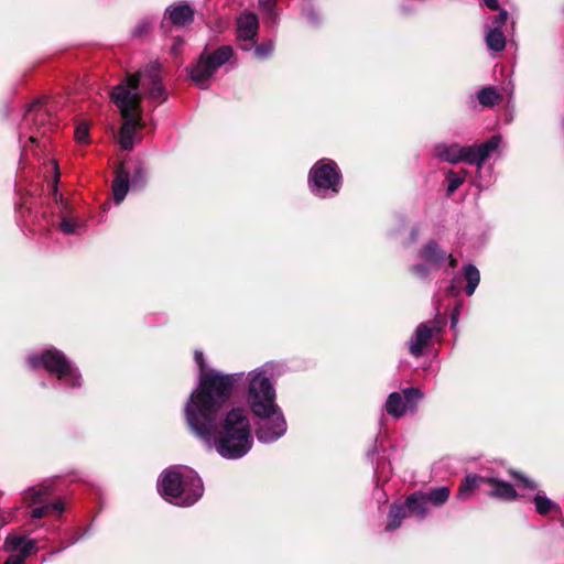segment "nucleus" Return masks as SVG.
Listing matches in <instances>:
<instances>
[{"label": "nucleus", "instance_id": "nucleus-1", "mask_svg": "<svg viewBox=\"0 0 564 564\" xmlns=\"http://www.w3.org/2000/svg\"><path fill=\"white\" fill-rule=\"evenodd\" d=\"M242 379V372L203 375L184 406L192 433L229 460L242 458L253 446L250 420L242 408H232L220 420L223 409Z\"/></svg>", "mask_w": 564, "mask_h": 564}, {"label": "nucleus", "instance_id": "nucleus-2", "mask_svg": "<svg viewBox=\"0 0 564 564\" xmlns=\"http://www.w3.org/2000/svg\"><path fill=\"white\" fill-rule=\"evenodd\" d=\"M158 490L166 501L180 507H188L202 498L204 486L194 469L178 465L166 468L161 474Z\"/></svg>", "mask_w": 564, "mask_h": 564}, {"label": "nucleus", "instance_id": "nucleus-3", "mask_svg": "<svg viewBox=\"0 0 564 564\" xmlns=\"http://www.w3.org/2000/svg\"><path fill=\"white\" fill-rule=\"evenodd\" d=\"M137 84L134 79H130L127 84L117 85L111 91V99L124 119L119 132V143L126 151L132 150L135 131L141 124L140 96L137 91Z\"/></svg>", "mask_w": 564, "mask_h": 564}, {"label": "nucleus", "instance_id": "nucleus-4", "mask_svg": "<svg viewBox=\"0 0 564 564\" xmlns=\"http://www.w3.org/2000/svg\"><path fill=\"white\" fill-rule=\"evenodd\" d=\"M500 143L501 137L498 134L490 137L484 143L467 147L459 143L441 142L434 145L433 154L438 160L451 164L460 162L474 164L480 171L486 160L499 148Z\"/></svg>", "mask_w": 564, "mask_h": 564}, {"label": "nucleus", "instance_id": "nucleus-5", "mask_svg": "<svg viewBox=\"0 0 564 564\" xmlns=\"http://www.w3.org/2000/svg\"><path fill=\"white\" fill-rule=\"evenodd\" d=\"M31 368H44L55 376L64 388L74 389L82 386V375L65 354L56 348H47L41 354H33L28 357Z\"/></svg>", "mask_w": 564, "mask_h": 564}, {"label": "nucleus", "instance_id": "nucleus-6", "mask_svg": "<svg viewBox=\"0 0 564 564\" xmlns=\"http://www.w3.org/2000/svg\"><path fill=\"white\" fill-rule=\"evenodd\" d=\"M275 365L273 362H265L248 372L246 400L251 412H260L267 406L278 404L275 387L271 381Z\"/></svg>", "mask_w": 564, "mask_h": 564}, {"label": "nucleus", "instance_id": "nucleus-7", "mask_svg": "<svg viewBox=\"0 0 564 564\" xmlns=\"http://www.w3.org/2000/svg\"><path fill=\"white\" fill-rule=\"evenodd\" d=\"M311 192L322 198L336 195L341 186V174L337 164L329 159L317 161L308 173Z\"/></svg>", "mask_w": 564, "mask_h": 564}, {"label": "nucleus", "instance_id": "nucleus-8", "mask_svg": "<svg viewBox=\"0 0 564 564\" xmlns=\"http://www.w3.org/2000/svg\"><path fill=\"white\" fill-rule=\"evenodd\" d=\"M234 54V50L229 45H223L212 53H202L196 64L188 68L191 79L200 89L209 86V79L225 65Z\"/></svg>", "mask_w": 564, "mask_h": 564}, {"label": "nucleus", "instance_id": "nucleus-9", "mask_svg": "<svg viewBox=\"0 0 564 564\" xmlns=\"http://www.w3.org/2000/svg\"><path fill=\"white\" fill-rule=\"evenodd\" d=\"M251 413L256 420V436L260 443L270 444L276 442L286 433V420L279 404Z\"/></svg>", "mask_w": 564, "mask_h": 564}, {"label": "nucleus", "instance_id": "nucleus-10", "mask_svg": "<svg viewBox=\"0 0 564 564\" xmlns=\"http://www.w3.org/2000/svg\"><path fill=\"white\" fill-rule=\"evenodd\" d=\"M419 256L426 263L415 264L411 270L413 274L421 280H425L431 270L440 268L444 261L448 262L449 268L456 267V259L451 253H446L442 250V248L433 240L422 247Z\"/></svg>", "mask_w": 564, "mask_h": 564}, {"label": "nucleus", "instance_id": "nucleus-11", "mask_svg": "<svg viewBox=\"0 0 564 564\" xmlns=\"http://www.w3.org/2000/svg\"><path fill=\"white\" fill-rule=\"evenodd\" d=\"M160 69L161 65L158 62L152 63L137 75H129L122 84H127L130 79H134L138 83V94H140L139 87L141 86L143 89H147V95L150 99L161 104L166 99V90L162 84ZM139 96L141 97V95Z\"/></svg>", "mask_w": 564, "mask_h": 564}, {"label": "nucleus", "instance_id": "nucleus-12", "mask_svg": "<svg viewBox=\"0 0 564 564\" xmlns=\"http://www.w3.org/2000/svg\"><path fill=\"white\" fill-rule=\"evenodd\" d=\"M424 397L419 388H405L400 392H392L386 401V411L394 419H401L408 411L416 412L417 402Z\"/></svg>", "mask_w": 564, "mask_h": 564}, {"label": "nucleus", "instance_id": "nucleus-13", "mask_svg": "<svg viewBox=\"0 0 564 564\" xmlns=\"http://www.w3.org/2000/svg\"><path fill=\"white\" fill-rule=\"evenodd\" d=\"M53 106L47 104L46 98L37 99L33 101L25 110L23 118L22 131L20 132V138L26 135L28 132V141L33 144L36 142V135L34 134L32 127H36L37 129L44 127L45 122L48 120L51 116V110Z\"/></svg>", "mask_w": 564, "mask_h": 564}, {"label": "nucleus", "instance_id": "nucleus-14", "mask_svg": "<svg viewBox=\"0 0 564 564\" xmlns=\"http://www.w3.org/2000/svg\"><path fill=\"white\" fill-rule=\"evenodd\" d=\"M3 550L9 553L19 552V554H11L3 564H25V558L36 553L37 546L33 539L9 533L4 539Z\"/></svg>", "mask_w": 564, "mask_h": 564}, {"label": "nucleus", "instance_id": "nucleus-15", "mask_svg": "<svg viewBox=\"0 0 564 564\" xmlns=\"http://www.w3.org/2000/svg\"><path fill=\"white\" fill-rule=\"evenodd\" d=\"M441 329V323L436 319L432 321L431 325L427 323L419 324L409 340L410 355L414 358H420L424 349L430 345L433 336L438 334Z\"/></svg>", "mask_w": 564, "mask_h": 564}, {"label": "nucleus", "instance_id": "nucleus-16", "mask_svg": "<svg viewBox=\"0 0 564 564\" xmlns=\"http://www.w3.org/2000/svg\"><path fill=\"white\" fill-rule=\"evenodd\" d=\"M259 20L252 12H246L237 19V39L239 47L245 52L252 51L258 37Z\"/></svg>", "mask_w": 564, "mask_h": 564}, {"label": "nucleus", "instance_id": "nucleus-17", "mask_svg": "<svg viewBox=\"0 0 564 564\" xmlns=\"http://www.w3.org/2000/svg\"><path fill=\"white\" fill-rule=\"evenodd\" d=\"M487 486L490 487L488 496L491 498L511 501L518 497V494L511 484L497 477H488Z\"/></svg>", "mask_w": 564, "mask_h": 564}, {"label": "nucleus", "instance_id": "nucleus-18", "mask_svg": "<svg viewBox=\"0 0 564 564\" xmlns=\"http://www.w3.org/2000/svg\"><path fill=\"white\" fill-rule=\"evenodd\" d=\"M130 188V172L123 165L116 170V177L112 182L113 200L120 204L127 196Z\"/></svg>", "mask_w": 564, "mask_h": 564}, {"label": "nucleus", "instance_id": "nucleus-19", "mask_svg": "<svg viewBox=\"0 0 564 564\" xmlns=\"http://www.w3.org/2000/svg\"><path fill=\"white\" fill-rule=\"evenodd\" d=\"M172 24L176 26H185L194 19V11L188 4H172L165 10Z\"/></svg>", "mask_w": 564, "mask_h": 564}, {"label": "nucleus", "instance_id": "nucleus-20", "mask_svg": "<svg viewBox=\"0 0 564 564\" xmlns=\"http://www.w3.org/2000/svg\"><path fill=\"white\" fill-rule=\"evenodd\" d=\"M427 505L429 502L425 498V494L422 491H416L410 495L404 503L406 511L414 514L419 519H423L427 514Z\"/></svg>", "mask_w": 564, "mask_h": 564}, {"label": "nucleus", "instance_id": "nucleus-21", "mask_svg": "<svg viewBox=\"0 0 564 564\" xmlns=\"http://www.w3.org/2000/svg\"><path fill=\"white\" fill-rule=\"evenodd\" d=\"M488 477H482L478 475H467L464 481L460 484L457 498L462 500L469 499L473 491L480 488L484 485H487Z\"/></svg>", "mask_w": 564, "mask_h": 564}, {"label": "nucleus", "instance_id": "nucleus-22", "mask_svg": "<svg viewBox=\"0 0 564 564\" xmlns=\"http://www.w3.org/2000/svg\"><path fill=\"white\" fill-rule=\"evenodd\" d=\"M486 45L489 51L502 52L506 47V36L502 30L497 28H488L485 35Z\"/></svg>", "mask_w": 564, "mask_h": 564}, {"label": "nucleus", "instance_id": "nucleus-23", "mask_svg": "<svg viewBox=\"0 0 564 564\" xmlns=\"http://www.w3.org/2000/svg\"><path fill=\"white\" fill-rule=\"evenodd\" d=\"M462 276L466 281V294L471 296L480 282L479 270L474 264L468 263L463 268Z\"/></svg>", "mask_w": 564, "mask_h": 564}, {"label": "nucleus", "instance_id": "nucleus-24", "mask_svg": "<svg viewBox=\"0 0 564 564\" xmlns=\"http://www.w3.org/2000/svg\"><path fill=\"white\" fill-rule=\"evenodd\" d=\"M53 492L52 486L50 482H44L39 486H34L28 489L25 494V499L32 503H42L46 496H50Z\"/></svg>", "mask_w": 564, "mask_h": 564}, {"label": "nucleus", "instance_id": "nucleus-25", "mask_svg": "<svg viewBox=\"0 0 564 564\" xmlns=\"http://www.w3.org/2000/svg\"><path fill=\"white\" fill-rule=\"evenodd\" d=\"M533 502H534L536 512L541 516H547L553 511H555V512L560 511V507L553 500H551L545 495H542L540 492H538L534 496Z\"/></svg>", "mask_w": 564, "mask_h": 564}, {"label": "nucleus", "instance_id": "nucleus-26", "mask_svg": "<svg viewBox=\"0 0 564 564\" xmlns=\"http://www.w3.org/2000/svg\"><path fill=\"white\" fill-rule=\"evenodd\" d=\"M406 514L408 511L404 505H393L388 514V524L386 530L392 531L399 528Z\"/></svg>", "mask_w": 564, "mask_h": 564}, {"label": "nucleus", "instance_id": "nucleus-27", "mask_svg": "<svg viewBox=\"0 0 564 564\" xmlns=\"http://www.w3.org/2000/svg\"><path fill=\"white\" fill-rule=\"evenodd\" d=\"M429 503L434 507L444 505L451 495V490L447 486L432 488L429 492H424Z\"/></svg>", "mask_w": 564, "mask_h": 564}, {"label": "nucleus", "instance_id": "nucleus-28", "mask_svg": "<svg viewBox=\"0 0 564 564\" xmlns=\"http://www.w3.org/2000/svg\"><path fill=\"white\" fill-rule=\"evenodd\" d=\"M477 99L485 107H492L501 100V95L495 87L488 86L477 93Z\"/></svg>", "mask_w": 564, "mask_h": 564}, {"label": "nucleus", "instance_id": "nucleus-29", "mask_svg": "<svg viewBox=\"0 0 564 564\" xmlns=\"http://www.w3.org/2000/svg\"><path fill=\"white\" fill-rule=\"evenodd\" d=\"M64 509H65L64 502L62 500H58L53 503H47V505L34 508L31 512V517L33 519H40V518L46 516L47 513H50L51 511H56V512L61 513V512H63Z\"/></svg>", "mask_w": 564, "mask_h": 564}, {"label": "nucleus", "instance_id": "nucleus-30", "mask_svg": "<svg viewBox=\"0 0 564 564\" xmlns=\"http://www.w3.org/2000/svg\"><path fill=\"white\" fill-rule=\"evenodd\" d=\"M253 50V56L258 59H265L268 58L273 50H274V45H273V42L272 41H268L265 43H261V44H258L256 42L254 46L252 47Z\"/></svg>", "mask_w": 564, "mask_h": 564}, {"label": "nucleus", "instance_id": "nucleus-31", "mask_svg": "<svg viewBox=\"0 0 564 564\" xmlns=\"http://www.w3.org/2000/svg\"><path fill=\"white\" fill-rule=\"evenodd\" d=\"M147 182V171L141 164L135 165L133 169L132 176H130V183L132 187L140 188L143 187Z\"/></svg>", "mask_w": 564, "mask_h": 564}, {"label": "nucleus", "instance_id": "nucleus-32", "mask_svg": "<svg viewBox=\"0 0 564 564\" xmlns=\"http://www.w3.org/2000/svg\"><path fill=\"white\" fill-rule=\"evenodd\" d=\"M447 195L451 196L464 183V177L453 171L446 173Z\"/></svg>", "mask_w": 564, "mask_h": 564}, {"label": "nucleus", "instance_id": "nucleus-33", "mask_svg": "<svg viewBox=\"0 0 564 564\" xmlns=\"http://www.w3.org/2000/svg\"><path fill=\"white\" fill-rule=\"evenodd\" d=\"M80 227L79 223L69 219V218H63L59 224V229L66 234V235H75L77 234V229Z\"/></svg>", "mask_w": 564, "mask_h": 564}, {"label": "nucleus", "instance_id": "nucleus-34", "mask_svg": "<svg viewBox=\"0 0 564 564\" xmlns=\"http://www.w3.org/2000/svg\"><path fill=\"white\" fill-rule=\"evenodd\" d=\"M195 361L197 362L198 367H199V376H198V383H197V387L199 386V381H200V377L203 375H206V373H209V372H213V371H217L216 369H210V370H205V359H204V355L202 351H195Z\"/></svg>", "mask_w": 564, "mask_h": 564}, {"label": "nucleus", "instance_id": "nucleus-35", "mask_svg": "<svg viewBox=\"0 0 564 564\" xmlns=\"http://www.w3.org/2000/svg\"><path fill=\"white\" fill-rule=\"evenodd\" d=\"M508 19V12L507 10L502 9L499 11V14L494 18L491 21V25L489 28H497L498 30H501L502 26L506 24Z\"/></svg>", "mask_w": 564, "mask_h": 564}, {"label": "nucleus", "instance_id": "nucleus-36", "mask_svg": "<svg viewBox=\"0 0 564 564\" xmlns=\"http://www.w3.org/2000/svg\"><path fill=\"white\" fill-rule=\"evenodd\" d=\"M512 475L520 480V485L530 490H536L538 485L530 478L519 473H512Z\"/></svg>", "mask_w": 564, "mask_h": 564}, {"label": "nucleus", "instance_id": "nucleus-37", "mask_svg": "<svg viewBox=\"0 0 564 564\" xmlns=\"http://www.w3.org/2000/svg\"><path fill=\"white\" fill-rule=\"evenodd\" d=\"M75 138L78 142H87L88 140V127L85 123L77 126L75 130Z\"/></svg>", "mask_w": 564, "mask_h": 564}, {"label": "nucleus", "instance_id": "nucleus-38", "mask_svg": "<svg viewBox=\"0 0 564 564\" xmlns=\"http://www.w3.org/2000/svg\"><path fill=\"white\" fill-rule=\"evenodd\" d=\"M274 7L275 0H259V8L263 12L272 14Z\"/></svg>", "mask_w": 564, "mask_h": 564}, {"label": "nucleus", "instance_id": "nucleus-39", "mask_svg": "<svg viewBox=\"0 0 564 564\" xmlns=\"http://www.w3.org/2000/svg\"><path fill=\"white\" fill-rule=\"evenodd\" d=\"M182 45H183V40L180 37L175 39L171 46V53L173 55L177 56L181 53Z\"/></svg>", "mask_w": 564, "mask_h": 564}, {"label": "nucleus", "instance_id": "nucleus-40", "mask_svg": "<svg viewBox=\"0 0 564 564\" xmlns=\"http://www.w3.org/2000/svg\"><path fill=\"white\" fill-rule=\"evenodd\" d=\"M460 282V276H455L448 288L449 293H454L457 289V284Z\"/></svg>", "mask_w": 564, "mask_h": 564}, {"label": "nucleus", "instance_id": "nucleus-41", "mask_svg": "<svg viewBox=\"0 0 564 564\" xmlns=\"http://www.w3.org/2000/svg\"><path fill=\"white\" fill-rule=\"evenodd\" d=\"M484 2L491 10H498L499 8L498 0H484Z\"/></svg>", "mask_w": 564, "mask_h": 564}, {"label": "nucleus", "instance_id": "nucleus-42", "mask_svg": "<svg viewBox=\"0 0 564 564\" xmlns=\"http://www.w3.org/2000/svg\"><path fill=\"white\" fill-rule=\"evenodd\" d=\"M458 307L455 308V311L453 312L452 314V317H451V322H452V327H455L458 323Z\"/></svg>", "mask_w": 564, "mask_h": 564}, {"label": "nucleus", "instance_id": "nucleus-43", "mask_svg": "<svg viewBox=\"0 0 564 564\" xmlns=\"http://www.w3.org/2000/svg\"><path fill=\"white\" fill-rule=\"evenodd\" d=\"M59 551H61V550H56V551H54V552H51V553L46 554V555L43 557L42 562L47 561L51 556H53V555L57 554Z\"/></svg>", "mask_w": 564, "mask_h": 564}, {"label": "nucleus", "instance_id": "nucleus-44", "mask_svg": "<svg viewBox=\"0 0 564 564\" xmlns=\"http://www.w3.org/2000/svg\"><path fill=\"white\" fill-rule=\"evenodd\" d=\"M419 236V230L416 228H413L412 231H411V237H412V240H416Z\"/></svg>", "mask_w": 564, "mask_h": 564}, {"label": "nucleus", "instance_id": "nucleus-45", "mask_svg": "<svg viewBox=\"0 0 564 564\" xmlns=\"http://www.w3.org/2000/svg\"><path fill=\"white\" fill-rule=\"evenodd\" d=\"M9 521L4 517L0 516V529L6 527Z\"/></svg>", "mask_w": 564, "mask_h": 564}, {"label": "nucleus", "instance_id": "nucleus-46", "mask_svg": "<svg viewBox=\"0 0 564 564\" xmlns=\"http://www.w3.org/2000/svg\"><path fill=\"white\" fill-rule=\"evenodd\" d=\"M308 17H310V20H311L312 22H314V23H315V22H317L316 14H315L314 12H311Z\"/></svg>", "mask_w": 564, "mask_h": 564}, {"label": "nucleus", "instance_id": "nucleus-47", "mask_svg": "<svg viewBox=\"0 0 564 564\" xmlns=\"http://www.w3.org/2000/svg\"><path fill=\"white\" fill-rule=\"evenodd\" d=\"M26 153H28V147H26V145H24V147H23V155H26Z\"/></svg>", "mask_w": 564, "mask_h": 564}, {"label": "nucleus", "instance_id": "nucleus-48", "mask_svg": "<svg viewBox=\"0 0 564 564\" xmlns=\"http://www.w3.org/2000/svg\"><path fill=\"white\" fill-rule=\"evenodd\" d=\"M54 195L55 196L57 195V188L56 187L54 188Z\"/></svg>", "mask_w": 564, "mask_h": 564}, {"label": "nucleus", "instance_id": "nucleus-49", "mask_svg": "<svg viewBox=\"0 0 564 564\" xmlns=\"http://www.w3.org/2000/svg\"><path fill=\"white\" fill-rule=\"evenodd\" d=\"M563 126H564V118H563Z\"/></svg>", "mask_w": 564, "mask_h": 564}]
</instances>
